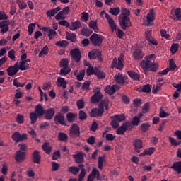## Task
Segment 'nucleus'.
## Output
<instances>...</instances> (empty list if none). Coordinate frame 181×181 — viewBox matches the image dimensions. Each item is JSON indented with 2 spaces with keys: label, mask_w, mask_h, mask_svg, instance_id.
I'll use <instances>...</instances> for the list:
<instances>
[{
  "label": "nucleus",
  "mask_w": 181,
  "mask_h": 181,
  "mask_svg": "<svg viewBox=\"0 0 181 181\" xmlns=\"http://www.w3.org/2000/svg\"><path fill=\"white\" fill-rule=\"evenodd\" d=\"M17 4L19 6V9L21 10L26 9V7L28 6V4H26V2L22 0H17Z\"/></svg>",
  "instance_id": "obj_52"
},
{
  "label": "nucleus",
  "mask_w": 181,
  "mask_h": 181,
  "mask_svg": "<svg viewBox=\"0 0 181 181\" xmlns=\"http://www.w3.org/2000/svg\"><path fill=\"white\" fill-rule=\"evenodd\" d=\"M106 19L108 22L110 29L112 30V32H114V30H115L117 37L119 39H122L124 37V35H125V33H124L122 30L117 28V24H115V21H114V19L111 18V16H110V14H106Z\"/></svg>",
  "instance_id": "obj_2"
},
{
  "label": "nucleus",
  "mask_w": 181,
  "mask_h": 181,
  "mask_svg": "<svg viewBox=\"0 0 181 181\" xmlns=\"http://www.w3.org/2000/svg\"><path fill=\"white\" fill-rule=\"evenodd\" d=\"M66 39H67V40H70L72 42H76L77 40L76 33H69V32H66Z\"/></svg>",
  "instance_id": "obj_34"
},
{
  "label": "nucleus",
  "mask_w": 181,
  "mask_h": 181,
  "mask_svg": "<svg viewBox=\"0 0 181 181\" xmlns=\"http://www.w3.org/2000/svg\"><path fill=\"white\" fill-rule=\"evenodd\" d=\"M54 108H49L47 110H45V113H44V117L45 119H46L47 121H50V119H53V117H54Z\"/></svg>",
  "instance_id": "obj_16"
},
{
  "label": "nucleus",
  "mask_w": 181,
  "mask_h": 181,
  "mask_svg": "<svg viewBox=\"0 0 181 181\" xmlns=\"http://www.w3.org/2000/svg\"><path fill=\"white\" fill-rule=\"evenodd\" d=\"M179 50V44H173L171 45L170 52L172 54H175Z\"/></svg>",
  "instance_id": "obj_59"
},
{
  "label": "nucleus",
  "mask_w": 181,
  "mask_h": 181,
  "mask_svg": "<svg viewBox=\"0 0 181 181\" xmlns=\"http://www.w3.org/2000/svg\"><path fill=\"white\" fill-rule=\"evenodd\" d=\"M155 60V54H151L146 57V59H143L140 62V66L143 69L145 74L148 73V71H153V73L158 71L159 69V65L158 64L151 62V60Z\"/></svg>",
  "instance_id": "obj_1"
},
{
  "label": "nucleus",
  "mask_w": 181,
  "mask_h": 181,
  "mask_svg": "<svg viewBox=\"0 0 181 181\" xmlns=\"http://www.w3.org/2000/svg\"><path fill=\"white\" fill-rule=\"evenodd\" d=\"M171 169H173L175 172L178 174L181 173V161L174 162L173 166L170 167Z\"/></svg>",
  "instance_id": "obj_27"
},
{
  "label": "nucleus",
  "mask_w": 181,
  "mask_h": 181,
  "mask_svg": "<svg viewBox=\"0 0 181 181\" xmlns=\"http://www.w3.org/2000/svg\"><path fill=\"white\" fill-rule=\"evenodd\" d=\"M14 159L16 163H22L23 162H25V160H26V151H16Z\"/></svg>",
  "instance_id": "obj_9"
},
{
  "label": "nucleus",
  "mask_w": 181,
  "mask_h": 181,
  "mask_svg": "<svg viewBox=\"0 0 181 181\" xmlns=\"http://www.w3.org/2000/svg\"><path fill=\"white\" fill-rule=\"evenodd\" d=\"M133 56L135 60H142L144 59V52L141 49H136L133 53Z\"/></svg>",
  "instance_id": "obj_26"
},
{
  "label": "nucleus",
  "mask_w": 181,
  "mask_h": 181,
  "mask_svg": "<svg viewBox=\"0 0 181 181\" xmlns=\"http://www.w3.org/2000/svg\"><path fill=\"white\" fill-rule=\"evenodd\" d=\"M105 159V156H99L98 158V168L100 170H103V163H104V160Z\"/></svg>",
  "instance_id": "obj_42"
},
{
  "label": "nucleus",
  "mask_w": 181,
  "mask_h": 181,
  "mask_svg": "<svg viewBox=\"0 0 181 181\" xmlns=\"http://www.w3.org/2000/svg\"><path fill=\"white\" fill-rule=\"evenodd\" d=\"M56 35H57V33H56L54 29L49 30L48 37L50 40L54 39V36H56Z\"/></svg>",
  "instance_id": "obj_58"
},
{
  "label": "nucleus",
  "mask_w": 181,
  "mask_h": 181,
  "mask_svg": "<svg viewBox=\"0 0 181 181\" xmlns=\"http://www.w3.org/2000/svg\"><path fill=\"white\" fill-rule=\"evenodd\" d=\"M58 25H60V26H64L65 28H67L70 29V23L66 20H62L58 22Z\"/></svg>",
  "instance_id": "obj_56"
},
{
  "label": "nucleus",
  "mask_w": 181,
  "mask_h": 181,
  "mask_svg": "<svg viewBox=\"0 0 181 181\" xmlns=\"http://www.w3.org/2000/svg\"><path fill=\"white\" fill-rule=\"evenodd\" d=\"M78 117L80 121H86L87 119V114L83 110L79 111Z\"/></svg>",
  "instance_id": "obj_55"
},
{
  "label": "nucleus",
  "mask_w": 181,
  "mask_h": 181,
  "mask_svg": "<svg viewBox=\"0 0 181 181\" xmlns=\"http://www.w3.org/2000/svg\"><path fill=\"white\" fill-rule=\"evenodd\" d=\"M97 69H98L97 67H93L91 66H89L86 69L87 76H93V74L95 75V71Z\"/></svg>",
  "instance_id": "obj_41"
},
{
  "label": "nucleus",
  "mask_w": 181,
  "mask_h": 181,
  "mask_svg": "<svg viewBox=\"0 0 181 181\" xmlns=\"http://www.w3.org/2000/svg\"><path fill=\"white\" fill-rule=\"evenodd\" d=\"M163 86V83H157L153 86L152 93L153 94H156L159 90H160V87Z\"/></svg>",
  "instance_id": "obj_51"
},
{
  "label": "nucleus",
  "mask_w": 181,
  "mask_h": 181,
  "mask_svg": "<svg viewBox=\"0 0 181 181\" xmlns=\"http://www.w3.org/2000/svg\"><path fill=\"white\" fill-rule=\"evenodd\" d=\"M104 36L93 33L90 37H89V40L92 45V46H94L95 47H101L103 46V42H104Z\"/></svg>",
  "instance_id": "obj_3"
},
{
  "label": "nucleus",
  "mask_w": 181,
  "mask_h": 181,
  "mask_svg": "<svg viewBox=\"0 0 181 181\" xmlns=\"http://www.w3.org/2000/svg\"><path fill=\"white\" fill-rule=\"evenodd\" d=\"M84 76H86V71L81 70L78 75H76V78L78 81H83L84 80Z\"/></svg>",
  "instance_id": "obj_49"
},
{
  "label": "nucleus",
  "mask_w": 181,
  "mask_h": 181,
  "mask_svg": "<svg viewBox=\"0 0 181 181\" xmlns=\"http://www.w3.org/2000/svg\"><path fill=\"white\" fill-rule=\"evenodd\" d=\"M8 76H15L18 71H19V68L18 66V64H15L13 66H9L6 69Z\"/></svg>",
  "instance_id": "obj_18"
},
{
  "label": "nucleus",
  "mask_w": 181,
  "mask_h": 181,
  "mask_svg": "<svg viewBox=\"0 0 181 181\" xmlns=\"http://www.w3.org/2000/svg\"><path fill=\"white\" fill-rule=\"evenodd\" d=\"M49 53V47L47 46H45L43 49L40 51L39 54V57H42Z\"/></svg>",
  "instance_id": "obj_57"
},
{
  "label": "nucleus",
  "mask_w": 181,
  "mask_h": 181,
  "mask_svg": "<svg viewBox=\"0 0 181 181\" xmlns=\"http://www.w3.org/2000/svg\"><path fill=\"white\" fill-rule=\"evenodd\" d=\"M18 69L22 71L28 70L29 64H26V60L23 59L21 62H20V66Z\"/></svg>",
  "instance_id": "obj_38"
},
{
  "label": "nucleus",
  "mask_w": 181,
  "mask_h": 181,
  "mask_svg": "<svg viewBox=\"0 0 181 181\" xmlns=\"http://www.w3.org/2000/svg\"><path fill=\"white\" fill-rule=\"evenodd\" d=\"M115 81L121 86H124V84H125V78L121 74H117L115 76Z\"/></svg>",
  "instance_id": "obj_23"
},
{
  "label": "nucleus",
  "mask_w": 181,
  "mask_h": 181,
  "mask_svg": "<svg viewBox=\"0 0 181 181\" xmlns=\"http://www.w3.org/2000/svg\"><path fill=\"white\" fill-rule=\"evenodd\" d=\"M0 29H1V33L3 35L9 30V26L6 24V21L0 22Z\"/></svg>",
  "instance_id": "obj_32"
},
{
  "label": "nucleus",
  "mask_w": 181,
  "mask_h": 181,
  "mask_svg": "<svg viewBox=\"0 0 181 181\" xmlns=\"http://www.w3.org/2000/svg\"><path fill=\"white\" fill-rule=\"evenodd\" d=\"M81 33L83 35V36H86V37H88L90 35L93 34V30L90 28H82L81 29Z\"/></svg>",
  "instance_id": "obj_35"
},
{
  "label": "nucleus",
  "mask_w": 181,
  "mask_h": 181,
  "mask_svg": "<svg viewBox=\"0 0 181 181\" xmlns=\"http://www.w3.org/2000/svg\"><path fill=\"white\" fill-rule=\"evenodd\" d=\"M76 105L78 107V110H83V108H84V100H83V99L77 100Z\"/></svg>",
  "instance_id": "obj_62"
},
{
  "label": "nucleus",
  "mask_w": 181,
  "mask_h": 181,
  "mask_svg": "<svg viewBox=\"0 0 181 181\" xmlns=\"http://www.w3.org/2000/svg\"><path fill=\"white\" fill-rule=\"evenodd\" d=\"M155 15H156L155 10H153V8L150 9L148 13L146 16L148 23L153 25V21H155Z\"/></svg>",
  "instance_id": "obj_19"
},
{
  "label": "nucleus",
  "mask_w": 181,
  "mask_h": 181,
  "mask_svg": "<svg viewBox=\"0 0 181 181\" xmlns=\"http://www.w3.org/2000/svg\"><path fill=\"white\" fill-rule=\"evenodd\" d=\"M101 98H103V93H101L100 90H98L90 98L92 104L100 103V101H101Z\"/></svg>",
  "instance_id": "obj_17"
},
{
  "label": "nucleus",
  "mask_w": 181,
  "mask_h": 181,
  "mask_svg": "<svg viewBox=\"0 0 181 181\" xmlns=\"http://www.w3.org/2000/svg\"><path fill=\"white\" fill-rule=\"evenodd\" d=\"M86 170H81V173H79V175H78V181H83V179L86 177Z\"/></svg>",
  "instance_id": "obj_64"
},
{
  "label": "nucleus",
  "mask_w": 181,
  "mask_h": 181,
  "mask_svg": "<svg viewBox=\"0 0 181 181\" xmlns=\"http://www.w3.org/2000/svg\"><path fill=\"white\" fill-rule=\"evenodd\" d=\"M95 76H96L99 80H103V78H105V73L100 70L98 68L96 69Z\"/></svg>",
  "instance_id": "obj_40"
},
{
  "label": "nucleus",
  "mask_w": 181,
  "mask_h": 181,
  "mask_svg": "<svg viewBox=\"0 0 181 181\" xmlns=\"http://www.w3.org/2000/svg\"><path fill=\"white\" fill-rule=\"evenodd\" d=\"M70 71H71V69L70 67H65V68L64 67L60 69L59 74L61 76H67V74H69Z\"/></svg>",
  "instance_id": "obj_44"
},
{
  "label": "nucleus",
  "mask_w": 181,
  "mask_h": 181,
  "mask_svg": "<svg viewBox=\"0 0 181 181\" xmlns=\"http://www.w3.org/2000/svg\"><path fill=\"white\" fill-rule=\"evenodd\" d=\"M127 131L125 130V128L123 127L122 124L121 125V127H118L117 131H116V134L117 135H124L125 134Z\"/></svg>",
  "instance_id": "obj_60"
},
{
  "label": "nucleus",
  "mask_w": 181,
  "mask_h": 181,
  "mask_svg": "<svg viewBox=\"0 0 181 181\" xmlns=\"http://www.w3.org/2000/svg\"><path fill=\"white\" fill-rule=\"evenodd\" d=\"M84 156H86V154L79 151L78 153L74 154L72 158L75 159L76 163H83L84 162Z\"/></svg>",
  "instance_id": "obj_15"
},
{
  "label": "nucleus",
  "mask_w": 181,
  "mask_h": 181,
  "mask_svg": "<svg viewBox=\"0 0 181 181\" xmlns=\"http://www.w3.org/2000/svg\"><path fill=\"white\" fill-rule=\"evenodd\" d=\"M140 122H141V119H139V117H138L137 116H135L134 117H133L132 120L130 122L133 128L134 127H138Z\"/></svg>",
  "instance_id": "obj_43"
},
{
  "label": "nucleus",
  "mask_w": 181,
  "mask_h": 181,
  "mask_svg": "<svg viewBox=\"0 0 181 181\" xmlns=\"http://www.w3.org/2000/svg\"><path fill=\"white\" fill-rule=\"evenodd\" d=\"M127 74L130 78H132V80H135L136 81H139V78H141V76L139 75V74L135 71H128Z\"/></svg>",
  "instance_id": "obj_29"
},
{
  "label": "nucleus",
  "mask_w": 181,
  "mask_h": 181,
  "mask_svg": "<svg viewBox=\"0 0 181 181\" xmlns=\"http://www.w3.org/2000/svg\"><path fill=\"white\" fill-rule=\"evenodd\" d=\"M89 28L93 29L94 32H98V27L97 26V22L95 21H91L88 24Z\"/></svg>",
  "instance_id": "obj_45"
},
{
  "label": "nucleus",
  "mask_w": 181,
  "mask_h": 181,
  "mask_svg": "<svg viewBox=\"0 0 181 181\" xmlns=\"http://www.w3.org/2000/svg\"><path fill=\"white\" fill-rule=\"evenodd\" d=\"M88 57L90 60H95L98 59L100 62H103V58L101 57V52L97 49H94L88 53Z\"/></svg>",
  "instance_id": "obj_7"
},
{
  "label": "nucleus",
  "mask_w": 181,
  "mask_h": 181,
  "mask_svg": "<svg viewBox=\"0 0 181 181\" xmlns=\"http://www.w3.org/2000/svg\"><path fill=\"white\" fill-rule=\"evenodd\" d=\"M122 15H123V16L129 17L131 16V11L129 9L122 7Z\"/></svg>",
  "instance_id": "obj_61"
},
{
  "label": "nucleus",
  "mask_w": 181,
  "mask_h": 181,
  "mask_svg": "<svg viewBox=\"0 0 181 181\" xmlns=\"http://www.w3.org/2000/svg\"><path fill=\"white\" fill-rule=\"evenodd\" d=\"M109 12L114 16H117V15H119V12H121V9H119V8H118V7L110 8Z\"/></svg>",
  "instance_id": "obj_48"
},
{
  "label": "nucleus",
  "mask_w": 181,
  "mask_h": 181,
  "mask_svg": "<svg viewBox=\"0 0 181 181\" xmlns=\"http://www.w3.org/2000/svg\"><path fill=\"white\" fill-rule=\"evenodd\" d=\"M57 86H58V87H62V88L64 90V88L67 87V81L66 79H64V78L59 76L57 78Z\"/></svg>",
  "instance_id": "obj_24"
},
{
  "label": "nucleus",
  "mask_w": 181,
  "mask_h": 181,
  "mask_svg": "<svg viewBox=\"0 0 181 181\" xmlns=\"http://www.w3.org/2000/svg\"><path fill=\"white\" fill-rule=\"evenodd\" d=\"M60 67L65 68V67H70L69 66V59L64 58L61 59L59 62Z\"/></svg>",
  "instance_id": "obj_50"
},
{
  "label": "nucleus",
  "mask_w": 181,
  "mask_h": 181,
  "mask_svg": "<svg viewBox=\"0 0 181 181\" xmlns=\"http://www.w3.org/2000/svg\"><path fill=\"white\" fill-rule=\"evenodd\" d=\"M117 70H122L124 69V55L122 54L118 57L117 65L116 66Z\"/></svg>",
  "instance_id": "obj_30"
},
{
  "label": "nucleus",
  "mask_w": 181,
  "mask_h": 181,
  "mask_svg": "<svg viewBox=\"0 0 181 181\" xmlns=\"http://www.w3.org/2000/svg\"><path fill=\"white\" fill-rule=\"evenodd\" d=\"M69 172L72 175H77L80 172V168L76 166H71L69 168Z\"/></svg>",
  "instance_id": "obj_47"
},
{
  "label": "nucleus",
  "mask_w": 181,
  "mask_h": 181,
  "mask_svg": "<svg viewBox=\"0 0 181 181\" xmlns=\"http://www.w3.org/2000/svg\"><path fill=\"white\" fill-rule=\"evenodd\" d=\"M69 134L72 138H78V136H80V127L77 124H72Z\"/></svg>",
  "instance_id": "obj_10"
},
{
  "label": "nucleus",
  "mask_w": 181,
  "mask_h": 181,
  "mask_svg": "<svg viewBox=\"0 0 181 181\" xmlns=\"http://www.w3.org/2000/svg\"><path fill=\"white\" fill-rule=\"evenodd\" d=\"M32 161L33 163H37V165H40V161L42 160V156H40V152L39 151L35 150L31 155Z\"/></svg>",
  "instance_id": "obj_14"
},
{
  "label": "nucleus",
  "mask_w": 181,
  "mask_h": 181,
  "mask_svg": "<svg viewBox=\"0 0 181 181\" xmlns=\"http://www.w3.org/2000/svg\"><path fill=\"white\" fill-rule=\"evenodd\" d=\"M80 28H81V22H80V21H76L71 23L69 29L70 30H76L80 29Z\"/></svg>",
  "instance_id": "obj_33"
},
{
  "label": "nucleus",
  "mask_w": 181,
  "mask_h": 181,
  "mask_svg": "<svg viewBox=\"0 0 181 181\" xmlns=\"http://www.w3.org/2000/svg\"><path fill=\"white\" fill-rule=\"evenodd\" d=\"M103 114H104V103H101L99 105V108H94L90 110V117L91 118H94V117L98 118L103 117Z\"/></svg>",
  "instance_id": "obj_5"
},
{
  "label": "nucleus",
  "mask_w": 181,
  "mask_h": 181,
  "mask_svg": "<svg viewBox=\"0 0 181 181\" xmlns=\"http://www.w3.org/2000/svg\"><path fill=\"white\" fill-rule=\"evenodd\" d=\"M55 19L57 21H62V19H66V16H64L62 11H59L56 14Z\"/></svg>",
  "instance_id": "obj_63"
},
{
  "label": "nucleus",
  "mask_w": 181,
  "mask_h": 181,
  "mask_svg": "<svg viewBox=\"0 0 181 181\" xmlns=\"http://www.w3.org/2000/svg\"><path fill=\"white\" fill-rule=\"evenodd\" d=\"M69 53L72 60H74L76 63L81 60V52L78 48L72 49Z\"/></svg>",
  "instance_id": "obj_8"
},
{
  "label": "nucleus",
  "mask_w": 181,
  "mask_h": 181,
  "mask_svg": "<svg viewBox=\"0 0 181 181\" xmlns=\"http://www.w3.org/2000/svg\"><path fill=\"white\" fill-rule=\"evenodd\" d=\"M58 139L59 141H62V142H67V139H69V136H67V134L59 132L58 134Z\"/></svg>",
  "instance_id": "obj_39"
},
{
  "label": "nucleus",
  "mask_w": 181,
  "mask_h": 181,
  "mask_svg": "<svg viewBox=\"0 0 181 181\" xmlns=\"http://www.w3.org/2000/svg\"><path fill=\"white\" fill-rule=\"evenodd\" d=\"M119 25L122 30H127L128 28L132 26L131 18L128 16H122L119 18Z\"/></svg>",
  "instance_id": "obj_4"
},
{
  "label": "nucleus",
  "mask_w": 181,
  "mask_h": 181,
  "mask_svg": "<svg viewBox=\"0 0 181 181\" xmlns=\"http://www.w3.org/2000/svg\"><path fill=\"white\" fill-rule=\"evenodd\" d=\"M144 142L140 139H136L133 141V146L134 147V151L137 153H141V149H142Z\"/></svg>",
  "instance_id": "obj_13"
},
{
  "label": "nucleus",
  "mask_w": 181,
  "mask_h": 181,
  "mask_svg": "<svg viewBox=\"0 0 181 181\" xmlns=\"http://www.w3.org/2000/svg\"><path fill=\"white\" fill-rule=\"evenodd\" d=\"M115 119L117 122H122V121H125V115L124 114H119V115H115L114 116Z\"/></svg>",
  "instance_id": "obj_46"
},
{
  "label": "nucleus",
  "mask_w": 181,
  "mask_h": 181,
  "mask_svg": "<svg viewBox=\"0 0 181 181\" xmlns=\"http://www.w3.org/2000/svg\"><path fill=\"white\" fill-rule=\"evenodd\" d=\"M95 177L97 180H100V171H98L95 168H93L87 178V181H94Z\"/></svg>",
  "instance_id": "obj_12"
},
{
  "label": "nucleus",
  "mask_w": 181,
  "mask_h": 181,
  "mask_svg": "<svg viewBox=\"0 0 181 181\" xmlns=\"http://www.w3.org/2000/svg\"><path fill=\"white\" fill-rule=\"evenodd\" d=\"M59 11H60V7H56L55 8L48 10L46 12V15L48 18H53V16H54V15H56L57 12H59Z\"/></svg>",
  "instance_id": "obj_28"
},
{
  "label": "nucleus",
  "mask_w": 181,
  "mask_h": 181,
  "mask_svg": "<svg viewBox=\"0 0 181 181\" xmlns=\"http://www.w3.org/2000/svg\"><path fill=\"white\" fill-rule=\"evenodd\" d=\"M117 90H118V85H109L105 88V93H107V94H109V95H112V94H115V93L117 92Z\"/></svg>",
  "instance_id": "obj_20"
},
{
  "label": "nucleus",
  "mask_w": 181,
  "mask_h": 181,
  "mask_svg": "<svg viewBox=\"0 0 181 181\" xmlns=\"http://www.w3.org/2000/svg\"><path fill=\"white\" fill-rule=\"evenodd\" d=\"M171 14L173 15L174 19L177 21H181V8H177L174 10H172Z\"/></svg>",
  "instance_id": "obj_21"
},
{
  "label": "nucleus",
  "mask_w": 181,
  "mask_h": 181,
  "mask_svg": "<svg viewBox=\"0 0 181 181\" xmlns=\"http://www.w3.org/2000/svg\"><path fill=\"white\" fill-rule=\"evenodd\" d=\"M54 121L56 125H59V124L60 125H66V119L64 118V115L60 112H58L54 117Z\"/></svg>",
  "instance_id": "obj_11"
},
{
  "label": "nucleus",
  "mask_w": 181,
  "mask_h": 181,
  "mask_svg": "<svg viewBox=\"0 0 181 181\" xmlns=\"http://www.w3.org/2000/svg\"><path fill=\"white\" fill-rule=\"evenodd\" d=\"M37 118H39V116L36 114L35 112H32L30 113V124L33 125V124H35L36 121H37Z\"/></svg>",
  "instance_id": "obj_37"
},
{
  "label": "nucleus",
  "mask_w": 181,
  "mask_h": 181,
  "mask_svg": "<svg viewBox=\"0 0 181 181\" xmlns=\"http://www.w3.org/2000/svg\"><path fill=\"white\" fill-rule=\"evenodd\" d=\"M141 91L142 93H151V85L149 84H145L141 86Z\"/></svg>",
  "instance_id": "obj_53"
},
{
  "label": "nucleus",
  "mask_w": 181,
  "mask_h": 181,
  "mask_svg": "<svg viewBox=\"0 0 181 181\" xmlns=\"http://www.w3.org/2000/svg\"><path fill=\"white\" fill-rule=\"evenodd\" d=\"M55 45L59 47H66L69 45V42L66 40H61L56 42Z\"/></svg>",
  "instance_id": "obj_54"
},
{
  "label": "nucleus",
  "mask_w": 181,
  "mask_h": 181,
  "mask_svg": "<svg viewBox=\"0 0 181 181\" xmlns=\"http://www.w3.org/2000/svg\"><path fill=\"white\" fill-rule=\"evenodd\" d=\"M45 109H43V107L41 105H37L35 106V112L38 116L39 118H42L43 115H45Z\"/></svg>",
  "instance_id": "obj_25"
},
{
  "label": "nucleus",
  "mask_w": 181,
  "mask_h": 181,
  "mask_svg": "<svg viewBox=\"0 0 181 181\" xmlns=\"http://www.w3.org/2000/svg\"><path fill=\"white\" fill-rule=\"evenodd\" d=\"M42 148L47 153V155H50V153L52 152V150L53 149V147L50 146V144L48 142H44L42 146Z\"/></svg>",
  "instance_id": "obj_22"
},
{
  "label": "nucleus",
  "mask_w": 181,
  "mask_h": 181,
  "mask_svg": "<svg viewBox=\"0 0 181 181\" xmlns=\"http://www.w3.org/2000/svg\"><path fill=\"white\" fill-rule=\"evenodd\" d=\"M77 118V114L73 112H69L66 114V121L71 124V122H74L76 119Z\"/></svg>",
  "instance_id": "obj_31"
},
{
  "label": "nucleus",
  "mask_w": 181,
  "mask_h": 181,
  "mask_svg": "<svg viewBox=\"0 0 181 181\" xmlns=\"http://www.w3.org/2000/svg\"><path fill=\"white\" fill-rule=\"evenodd\" d=\"M122 126L124 128L125 131H132L134 129L132 124L129 121L124 122L122 124Z\"/></svg>",
  "instance_id": "obj_36"
},
{
  "label": "nucleus",
  "mask_w": 181,
  "mask_h": 181,
  "mask_svg": "<svg viewBox=\"0 0 181 181\" xmlns=\"http://www.w3.org/2000/svg\"><path fill=\"white\" fill-rule=\"evenodd\" d=\"M11 138L14 142H22L23 141H26L28 139V134L26 133H24L23 134H21L19 132H15L12 135Z\"/></svg>",
  "instance_id": "obj_6"
}]
</instances>
